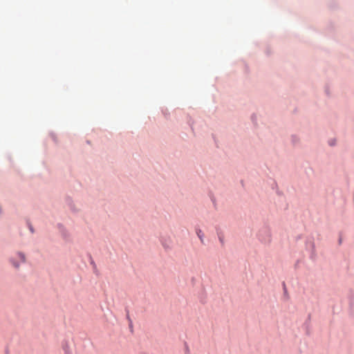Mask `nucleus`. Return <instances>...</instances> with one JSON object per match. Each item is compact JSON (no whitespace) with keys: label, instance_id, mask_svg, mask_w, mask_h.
I'll return each instance as SVG.
<instances>
[{"label":"nucleus","instance_id":"3","mask_svg":"<svg viewBox=\"0 0 354 354\" xmlns=\"http://www.w3.org/2000/svg\"><path fill=\"white\" fill-rule=\"evenodd\" d=\"M12 263L15 268H19V263L16 262L14 259H12Z\"/></svg>","mask_w":354,"mask_h":354},{"label":"nucleus","instance_id":"1","mask_svg":"<svg viewBox=\"0 0 354 354\" xmlns=\"http://www.w3.org/2000/svg\"><path fill=\"white\" fill-rule=\"evenodd\" d=\"M196 234H197L198 237L199 238L201 242L202 243H203V242H204V239H203L204 234H203L202 230H197Z\"/></svg>","mask_w":354,"mask_h":354},{"label":"nucleus","instance_id":"2","mask_svg":"<svg viewBox=\"0 0 354 354\" xmlns=\"http://www.w3.org/2000/svg\"><path fill=\"white\" fill-rule=\"evenodd\" d=\"M19 261L21 263H24L25 261H26V257H25V255L23 254V253H21V252H19L17 253V254Z\"/></svg>","mask_w":354,"mask_h":354}]
</instances>
